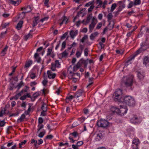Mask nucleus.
<instances>
[{
    "label": "nucleus",
    "instance_id": "obj_1",
    "mask_svg": "<svg viewBox=\"0 0 149 149\" xmlns=\"http://www.w3.org/2000/svg\"><path fill=\"white\" fill-rule=\"evenodd\" d=\"M122 94V90L120 89L116 90L113 96L114 100L119 102L125 103L130 107L135 105V101L134 98L130 96H127L123 97Z\"/></svg>",
    "mask_w": 149,
    "mask_h": 149
},
{
    "label": "nucleus",
    "instance_id": "obj_2",
    "mask_svg": "<svg viewBox=\"0 0 149 149\" xmlns=\"http://www.w3.org/2000/svg\"><path fill=\"white\" fill-rule=\"evenodd\" d=\"M147 39H146L145 41L143 42L141 44V47L138 50L136 54L133 55L131 56L129 58L128 61L125 64V66H127L128 65L132 63L131 61L134 59L135 56L139 54L142 51L146 50L147 49L149 48V43L147 41Z\"/></svg>",
    "mask_w": 149,
    "mask_h": 149
},
{
    "label": "nucleus",
    "instance_id": "obj_3",
    "mask_svg": "<svg viewBox=\"0 0 149 149\" xmlns=\"http://www.w3.org/2000/svg\"><path fill=\"white\" fill-rule=\"evenodd\" d=\"M108 122L104 119H101L97 122V125L98 126L103 128H106L109 125Z\"/></svg>",
    "mask_w": 149,
    "mask_h": 149
},
{
    "label": "nucleus",
    "instance_id": "obj_4",
    "mask_svg": "<svg viewBox=\"0 0 149 149\" xmlns=\"http://www.w3.org/2000/svg\"><path fill=\"white\" fill-rule=\"evenodd\" d=\"M126 79V81H124V83L127 86H131L133 83V77H126L123 78V79Z\"/></svg>",
    "mask_w": 149,
    "mask_h": 149
},
{
    "label": "nucleus",
    "instance_id": "obj_5",
    "mask_svg": "<svg viewBox=\"0 0 149 149\" xmlns=\"http://www.w3.org/2000/svg\"><path fill=\"white\" fill-rule=\"evenodd\" d=\"M140 144L139 140L138 139H134L132 141V147L133 149H138L139 146Z\"/></svg>",
    "mask_w": 149,
    "mask_h": 149
},
{
    "label": "nucleus",
    "instance_id": "obj_6",
    "mask_svg": "<svg viewBox=\"0 0 149 149\" xmlns=\"http://www.w3.org/2000/svg\"><path fill=\"white\" fill-rule=\"evenodd\" d=\"M74 67L72 68L71 66L70 65L68 68V72L69 73L68 75V78L70 79H72L73 78V76H74L75 73H74Z\"/></svg>",
    "mask_w": 149,
    "mask_h": 149
},
{
    "label": "nucleus",
    "instance_id": "obj_7",
    "mask_svg": "<svg viewBox=\"0 0 149 149\" xmlns=\"http://www.w3.org/2000/svg\"><path fill=\"white\" fill-rule=\"evenodd\" d=\"M120 109H119L118 113V114L121 116H124V114L126 113L128 109L125 107H121V105H120Z\"/></svg>",
    "mask_w": 149,
    "mask_h": 149
},
{
    "label": "nucleus",
    "instance_id": "obj_8",
    "mask_svg": "<svg viewBox=\"0 0 149 149\" xmlns=\"http://www.w3.org/2000/svg\"><path fill=\"white\" fill-rule=\"evenodd\" d=\"M130 121L131 123L135 124L140 123L141 121V119L136 116H134L130 119Z\"/></svg>",
    "mask_w": 149,
    "mask_h": 149
},
{
    "label": "nucleus",
    "instance_id": "obj_9",
    "mask_svg": "<svg viewBox=\"0 0 149 149\" xmlns=\"http://www.w3.org/2000/svg\"><path fill=\"white\" fill-rule=\"evenodd\" d=\"M143 64L146 67L149 65V56L148 55L144 57L143 59Z\"/></svg>",
    "mask_w": 149,
    "mask_h": 149
},
{
    "label": "nucleus",
    "instance_id": "obj_10",
    "mask_svg": "<svg viewBox=\"0 0 149 149\" xmlns=\"http://www.w3.org/2000/svg\"><path fill=\"white\" fill-rule=\"evenodd\" d=\"M70 37H74L78 34V31L76 30H71L69 32Z\"/></svg>",
    "mask_w": 149,
    "mask_h": 149
},
{
    "label": "nucleus",
    "instance_id": "obj_11",
    "mask_svg": "<svg viewBox=\"0 0 149 149\" xmlns=\"http://www.w3.org/2000/svg\"><path fill=\"white\" fill-rule=\"evenodd\" d=\"M47 73L48 77L49 79H54L56 75V74L53 73L51 70H48Z\"/></svg>",
    "mask_w": 149,
    "mask_h": 149
},
{
    "label": "nucleus",
    "instance_id": "obj_12",
    "mask_svg": "<svg viewBox=\"0 0 149 149\" xmlns=\"http://www.w3.org/2000/svg\"><path fill=\"white\" fill-rule=\"evenodd\" d=\"M105 38H102L101 39H100L98 40L99 42V45L101 47V49H102L104 48V45L103 44L105 41Z\"/></svg>",
    "mask_w": 149,
    "mask_h": 149
},
{
    "label": "nucleus",
    "instance_id": "obj_13",
    "mask_svg": "<svg viewBox=\"0 0 149 149\" xmlns=\"http://www.w3.org/2000/svg\"><path fill=\"white\" fill-rule=\"evenodd\" d=\"M83 92L82 90L81 89L79 90L76 92L74 97L76 98H78L82 95Z\"/></svg>",
    "mask_w": 149,
    "mask_h": 149
},
{
    "label": "nucleus",
    "instance_id": "obj_14",
    "mask_svg": "<svg viewBox=\"0 0 149 149\" xmlns=\"http://www.w3.org/2000/svg\"><path fill=\"white\" fill-rule=\"evenodd\" d=\"M111 111L113 113H116L118 114L119 109L116 107L112 106L111 108Z\"/></svg>",
    "mask_w": 149,
    "mask_h": 149
},
{
    "label": "nucleus",
    "instance_id": "obj_15",
    "mask_svg": "<svg viewBox=\"0 0 149 149\" xmlns=\"http://www.w3.org/2000/svg\"><path fill=\"white\" fill-rule=\"evenodd\" d=\"M103 138V136L101 133H100L97 134V136L95 138V140L96 141H100Z\"/></svg>",
    "mask_w": 149,
    "mask_h": 149
},
{
    "label": "nucleus",
    "instance_id": "obj_16",
    "mask_svg": "<svg viewBox=\"0 0 149 149\" xmlns=\"http://www.w3.org/2000/svg\"><path fill=\"white\" fill-rule=\"evenodd\" d=\"M24 85V83L22 81H21L19 83H18L17 85L15 87V88H17V90L16 92H18L21 87Z\"/></svg>",
    "mask_w": 149,
    "mask_h": 149
},
{
    "label": "nucleus",
    "instance_id": "obj_17",
    "mask_svg": "<svg viewBox=\"0 0 149 149\" xmlns=\"http://www.w3.org/2000/svg\"><path fill=\"white\" fill-rule=\"evenodd\" d=\"M34 57L38 63H39L40 62L41 58L39 57V55L37 53H36L34 55Z\"/></svg>",
    "mask_w": 149,
    "mask_h": 149
},
{
    "label": "nucleus",
    "instance_id": "obj_18",
    "mask_svg": "<svg viewBox=\"0 0 149 149\" xmlns=\"http://www.w3.org/2000/svg\"><path fill=\"white\" fill-rule=\"evenodd\" d=\"M23 22L22 21H20L17 24V26L16 27V28L18 30H19L21 28Z\"/></svg>",
    "mask_w": 149,
    "mask_h": 149
},
{
    "label": "nucleus",
    "instance_id": "obj_19",
    "mask_svg": "<svg viewBox=\"0 0 149 149\" xmlns=\"http://www.w3.org/2000/svg\"><path fill=\"white\" fill-rule=\"evenodd\" d=\"M8 47L6 46L5 48L3 49L1 52V55L2 56H4L6 53V52L7 50Z\"/></svg>",
    "mask_w": 149,
    "mask_h": 149
},
{
    "label": "nucleus",
    "instance_id": "obj_20",
    "mask_svg": "<svg viewBox=\"0 0 149 149\" xmlns=\"http://www.w3.org/2000/svg\"><path fill=\"white\" fill-rule=\"evenodd\" d=\"M25 117V115L24 114L22 115L21 117L18 119L17 122L18 123H20L23 120Z\"/></svg>",
    "mask_w": 149,
    "mask_h": 149
},
{
    "label": "nucleus",
    "instance_id": "obj_21",
    "mask_svg": "<svg viewBox=\"0 0 149 149\" xmlns=\"http://www.w3.org/2000/svg\"><path fill=\"white\" fill-rule=\"evenodd\" d=\"M79 62L81 64H84L85 67H86L87 64V62L86 60H85L82 58L79 60Z\"/></svg>",
    "mask_w": 149,
    "mask_h": 149
},
{
    "label": "nucleus",
    "instance_id": "obj_22",
    "mask_svg": "<svg viewBox=\"0 0 149 149\" xmlns=\"http://www.w3.org/2000/svg\"><path fill=\"white\" fill-rule=\"evenodd\" d=\"M33 9L32 6L29 5L26 7V12L28 13L31 11Z\"/></svg>",
    "mask_w": 149,
    "mask_h": 149
},
{
    "label": "nucleus",
    "instance_id": "obj_23",
    "mask_svg": "<svg viewBox=\"0 0 149 149\" xmlns=\"http://www.w3.org/2000/svg\"><path fill=\"white\" fill-rule=\"evenodd\" d=\"M32 61L30 60L28 61V62L26 63L24 66L25 68H28L32 64Z\"/></svg>",
    "mask_w": 149,
    "mask_h": 149
},
{
    "label": "nucleus",
    "instance_id": "obj_24",
    "mask_svg": "<svg viewBox=\"0 0 149 149\" xmlns=\"http://www.w3.org/2000/svg\"><path fill=\"white\" fill-rule=\"evenodd\" d=\"M94 0H92L90 1L87 3L85 5V7H88L90 6H92L94 4Z\"/></svg>",
    "mask_w": 149,
    "mask_h": 149
},
{
    "label": "nucleus",
    "instance_id": "obj_25",
    "mask_svg": "<svg viewBox=\"0 0 149 149\" xmlns=\"http://www.w3.org/2000/svg\"><path fill=\"white\" fill-rule=\"evenodd\" d=\"M137 75L139 78L140 79H143L144 77V73L139 72H138Z\"/></svg>",
    "mask_w": 149,
    "mask_h": 149
},
{
    "label": "nucleus",
    "instance_id": "obj_26",
    "mask_svg": "<svg viewBox=\"0 0 149 149\" xmlns=\"http://www.w3.org/2000/svg\"><path fill=\"white\" fill-rule=\"evenodd\" d=\"M41 109L44 111H47V107L46 103L43 102L41 107Z\"/></svg>",
    "mask_w": 149,
    "mask_h": 149
},
{
    "label": "nucleus",
    "instance_id": "obj_27",
    "mask_svg": "<svg viewBox=\"0 0 149 149\" xmlns=\"http://www.w3.org/2000/svg\"><path fill=\"white\" fill-rule=\"evenodd\" d=\"M92 14H89L88 15L87 17L86 23L85 24V25H86L87 23L89 22L90 20L92 19Z\"/></svg>",
    "mask_w": 149,
    "mask_h": 149
},
{
    "label": "nucleus",
    "instance_id": "obj_28",
    "mask_svg": "<svg viewBox=\"0 0 149 149\" xmlns=\"http://www.w3.org/2000/svg\"><path fill=\"white\" fill-rule=\"evenodd\" d=\"M96 23H91L89 25V29L90 31H91L92 30H93L94 28Z\"/></svg>",
    "mask_w": 149,
    "mask_h": 149
},
{
    "label": "nucleus",
    "instance_id": "obj_29",
    "mask_svg": "<svg viewBox=\"0 0 149 149\" xmlns=\"http://www.w3.org/2000/svg\"><path fill=\"white\" fill-rule=\"evenodd\" d=\"M78 135V133L77 132H74L70 134V135L72 136L74 138H76Z\"/></svg>",
    "mask_w": 149,
    "mask_h": 149
},
{
    "label": "nucleus",
    "instance_id": "obj_30",
    "mask_svg": "<svg viewBox=\"0 0 149 149\" xmlns=\"http://www.w3.org/2000/svg\"><path fill=\"white\" fill-rule=\"evenodd\" d=\"M141 3V0H134V5L136 6L139 5Z\"/></svg>",
    "mask_w": 149,
    "mask_h": 149
},
{
    "label": "nucleus",
    "instance_id": "obj_31",
    "mask_svg": "<svg viewBox=\"0 0 149 149\" xmlns=\"http://www.w3.org/2000/svg\"><path fill=\"white\" fill-rule=\"evenodd\" d=\"M116 3H114L112 4L111 6V12H113L114 9H115L116 7Z\"/></svg>",
    "mask_w": 149,
    "mask_h": 149
},
{
    "label": "nucleus",
    "instance_id": "obj_32",
    "mask_svg": "<svg viewBox=\"0 0 149 149\" xmlns=\"http://www.w3.org/2000/svg\"><path fill=\"white\" fill-rule=\"evenodd\" d=\"M45 133V131L44 130L43 131L41 132L38 135L39 137L40 138H42Z\"/></svg>",
    "mask_w": 149,
    "mask_h": 149
},
{
    "label": "nucleus",
    "instance_id": "obj_33",
    "mask_svg": "<svg viewBox=\"0 0 149 149\" xmlns=\"http://www.w3.org/2000/svg\"><path fill=\"white\" fill-rule=\"evenodd\" d=\"M54 64L56 67L57 68H59L60 67L61 64L58 60H56L55 64Z\"/></svg>",
    "mask_w": 149,
    "mask_h": 149
},
{
    "label": "nucleus",
    "instance_id": "obj_34",
    "mask_svg": "<svg viewBox=\"0 0 149 149\" xmlns=\"http://www.w3.org/2000/svg\"><path fill=\"white\" fill-rule=\"evenodd\" d=\"M21 96V94H20V93H18L13 97V98H14V99L15 100H17L18 99L19 97Z\"/></svg>",
    "mask_w": 149,
    "mask_h": 149
},
{
    "label": "nucleus",
    "instance_id": "obj_35",
    "mask_svg": "<svg viewBox=\"0 0 149 149\" xmlns=\"http://www.w3.org/2000/svg\"><path fill=\"white\" fill-rule=\"evenodd\" d=\"M94 4H93L92 6H91L88 9V12L90 13L92 11L93 9L94 8Z\"/></svg>",
    "mask_w": 149,
    "mask_h": 149
},
{
    "label": "nucleus",
    "instance_id": "obj_36",
    "mask_svg": "<svg viewBox=\"0 0 149 149\" xmlns=\"http://www.w3.org/2000/svg\"><path fill=\"white\" fill-rule=\"evenodd\" d=\"M82 53V52L80 51H77L76 53V57L78 58L79 57H80L81 56V55Z\"/></svg>",
    "mask_w": 149,
    "mask_h": 149
},
{
    "label": "nucleus",
    "instance_id": "obj_37",
    "mask_svg": "<svg viewBox=\"0 0 149 149\" xmlns=\"http://www.w3.org/2000/svg\"><path fill=\"white\" fill-rule=\"evenodd\" d=\"M26 142V140H24L23 141H22L20 143H19V148H21L22 147V145H24Z\"/></svg>",
    "mask_w": 149,
    "mask_h": 149
},
{
    "label": "nucleus",
    "instance_id": "obj_38",
    "mask_svg": "<svg viewBox=\"0 0 149 149\" xmlns=\"http://www.w3.org/2000/svg\"><path fill=\"white\" fill-rule=\"evenodd\" d=\"M113 17V15L111 13H109L107 16V18L108 21L110 20Z\"/></svg>",
    "mask_w": 149,
    "mask_h": 149
},
{
    "label": "nucleus",
    "instance_id": "obj_39",
    "mask_svg": "<svg viewBox=\"0 0 149 149\" xmlns=\"http://www.w3.org/2000/svg\"><path fill=\"white\" fill-rule=\"evenodd\" d=\"M36 77V74L33 72H31L30 74V77L32 79H34Z\"/></svg>",
    "mask_w": 149,
    "mask_h": 149
},
{
    "label": "nucleus",
    "instance_id": "obj_40",
    "mask_svg": "<svg viewBox=\"0 0 149 149\" xmlns=\"http://www.w3.org/2000/svg\"><path fill=\"white\" fill-rule=\"evenodd\" d=\"M52 51V49L48 48L47 51V56H49L51 54Z\"/></svg>",
    "mask_w": 149,
    "mask_h": 149
},
{
    "label": "nucleus",
    "instance_id": "obj_41",
    "mask_svg": "<svg viewBox=\"0 0 149 149\" xmlns=\"http://www.w3.org/2000/svg\"><path fill=\"white\" fill-rule=\"evenodd\" d=\"M133 5H134V3L132 1H130V2L128 5L127 7L129 8H131Z\"/></svg>",
    "mask_w": 149,
    "mask_h": 149
},
{
    "label": "nucleus",
    "instance_id": "obj_42",
    "mask_svg": "<svg viewBox=\"0 0 149 149\" xmlns=\"http://www.w3.org/2000/svg\"><path fill=\"white\" fill-rule=\"evenodd\" d=\"M6 111V109L5 108L2 110L0 112V117H1L3 116V114L5 113Z\"/></svg>",
    "mask_w": 149,
    "mask_h": 149
},
{
    "label": "nucleus",
    "instance_id": "obj_43",
    "mask_svg": "<svg viewBox=\"0 0 149 149\" xmlns=\"http://www.w3.org/2000/svg\"><path fill=\"white\" fill-rule=\"evenodd\" d=\"M98 32H96L94 33H92L90 36V37L91 38H93L95 37L96 36H97V35H98Z\"/></svg>",
    "mask_w": 149,
    "mask_h": 149
},
{
    "label": "nucleus",
    "instance_id": "obj_44",
    "mask_svg": "<svg viewBox=\"0 0 149 149\" xmlns=\"http://www.w3.org/2000/svg\"><path fill=\"white\" fill-rule=\"evenodd\" d=\"M14 86V84L13 83H11L10 84V89L11 90H13L14 88H15V87Z\"/></svg>",
    "mask_w": 149,
    "mask_h": 149
},
{
    "label": "nucleus",
    "instance_id": "obj_45",
    "mask_svg": "<svg viewBox=\"0 0 149 149\" xmlns=\"http://www.w3.org/2000/svg\"><path fill=\"white\" fill-rule=\"evenodd\" d=\"M88 50L87 48H86L84 50V54L85 56H87L88 55Z\"/></svg>",
    "mask_w": 149,
    "mask_h": 149
},
{
    "label": "nucleus",
    "instance_id": "obj_46",
    "mask_svg": "<svg viewBox=\"0 0 149 149\" xmlns=\"http://www.w3.org/2000/svg\"><path fill=\"white\" fill-rule=\"evenodd\" d=\"M66 42L65 41H64L62 44V47L61 50H62L65 48L66 46Z\"/></svg>",
    "mask_w": 149,
    "mask_h": 149
},
{
    "label": "nucleus",
    "instance_id": "obj_47",
    "mask_svg": "<svg viewBox=\"0 0 149 149\" xmlns=\"http://www.w3.org/2000/svg\"><path fill=\"white\" fill-rule=\"evenodd\" d=\"M31 110V106H29L27 110L25 111L24 112V113L26 115H28L29 114V113Z\"/></svg>",
    "mask_w": 149,
    "mask_h": 149
},
{
    "label": "nucleus",
    "instance_id": "obj_48",
    "mask_svg": "<svg viewBox=\"0 0 149 149\" xmlns=\"http://www.w3.org/2000/svg\"><path fill=\"white\" fill-rule=\"evenodd\" d=\"M5 123L6 122L4 121V120L1 121L0 122V127H2L4 126Z\"/></svg>",
    "mask_w": 149,
    "mask_h": 149
},
{
    "label": "nucleus",
    "instance_id": "obj_49",
    "mask_svg": "<svg viewBox=\"0 0 149 149\" xmlns=\"http://www.w3.org/2000/svg\"><path fill=\"white\" fill-rule=\"evenodd\" d=\"M84 47V45H82L81 44H79V48L80 49V51L82 52Z\"/></svg>",
    "mask_w": 149,
    "mask_h": 149
},
{
    "label": "nucleus",
    "instance_id": "obj_50",
    "mask_svg": "<svg viewBox=\"0 0 149 149\" xmlns=\"http://www.w3.org/2000/svg\"><path fill=\"white\" fill-rule=\"evenodd\" d=\"M52 66L51 67V69L53 71H55L56 70V66L54 64H52Z\"/></svg>",
    "mask_w": 149,
    "mask_h": 149
},
{
    "label": "nucleus",
    "instance_id": "obj_51",
    "mask_svg": "<svg viewBox=\"0 0 149 149\" xmlns=\"http://www.w3.org/2000/svg\"><path fill=\"white\" fill-rule=\"evenodd\" d=\"M21 2V1L20 0H17L15 1L14 5L15 6H17Z\"/></svg>",
    "mask_w": 149,
    "mask_h": 149
},
{
    "label": "nucleus",
    "instance_id": "obj_52",
    "mask_svg": "<svg viewBox=\"0 0 149 149\" xmlns=\"http://www.w3.org/2000/svg\"><path fill=\"white\" fill-rule=\"evenodd\" d=\"M68 54L67 53L66 50H65L62 53V57H65Z\"/></svg>",
    "mask_w": 149,
    "mask_h": 149
},
{
    "label": "nucleus",
    "instance_id": "obj_53",
    "mask_svg": "<svg viewBox=\"0 0 149 149\" xmlns=\"http://www.w3.org/2000/svg\"><path fill=\"white\" fill-rule=\"evenodd\" d=\"M68 138L69 139H70V142L71 143H74V142L75 140L73 139V137H72L71 136H70L69 135V136L68 137Z\"/></svg>",
    "mask_w": 149,
    "mask_h": 149
},
{
    "label": "nucleus",
    "instance_id": "obj_54",
    "mask_svg": "<svg viewBox=\"0 0 149 149\" xmlns=\"http://www.w3.org/2000/svg\"><path fill=\"white\" fill-rule=\"evenodd\" d=\"M53 137V136L52 135H47L46 137V139H51Z\"/></svg>",
    "mask_w": 149,
    "mask_h": 149
},
{
    "label": "nucleus",
    "instance_id": "obj_55",
    "mask_svg": "<svg viewBox=\"0 0 149 149\" xmlns=\"http://www.w3.org/2000/svg\"><path fill=\"white\" fill-rule=\"evenodd\" d=\"M79 125V124L77 122H74L72 124V127L73 128H74Z\"/></svg>",
    "mask_w": 149,
    "mask_h": 149
},
{
    "label": "nucleus",
    "instance_id": "obj_56",
    "mask_svg": "<svg viewBox=\"0 0 149 149\" xmlns=\"http://www.w3.org/2000/svg\"><path fill=\"white\" fill-rule=\"evenodd\" d=\"M68 20V19H67V17L65 16H63V22H65V24H67V22Z\"/></svg>",
    "mask_w": 149,
    "mask_h": 149
},
{
    "label": "nucleus",
    "instance_id": "obj_57",
    "mask_svg": "<svg viewBox=\"0 0 149 149\" xmlns=\"http://www.w3.org/2000/svg\"><path fill=\"white\" fill-rule=\"evenodd\" d=\"M83 143L82 141H79L77 142V146H79L81 145H82Z\"/></svg>",
    "mask_w": 149,
    "mask_h": 149
},
{
    "label": "nucleus",
    "instance_id": "obj_58",
    "mask_svg": "<svg viewBox=\"0 0 149 149\" xmlns=\"http://www.w3.org/2000/svg\"><path fill=\"white\" fill-rule=\"evenodd\" d=\"M40 94L39 93L36 92L33 94L34 98H37L39 95Z\"/></svg>",
    "mask_w": 149,
    "mask_h": 149
},
{
    "label": "nucleus",
    "instance_id": "obj_59",
    "mask_svg": "<svg viewBox=\"0 0 149 149\" xmlns=\"http://www.w3.org/2000/svg\"><path fill=\"white\" fill-rule=\"evenodd\" d=\"M85 10H86V8H83L79 12L77 13V16H79L80 15V14L82 13V11H84Z\"/></svg>",
    "mask_w": 149,
    "mask_h": 149
},
{
    "label": "nucleus",
    "instance_id": "obj_60",
    "mask_svg": "<svg viewBox=\"0 0 149 149\" xmlns=\"http://www.w3.org/2000/svg\"><path fill=\"white\" fill-rule=\"evenodd\" d=\"M43 119L42 118L40 117L38 118V123L41 124L43 122Z\"/></svg>",
    "mask_w": 149,
    "mask_h": 149
},
{
    "label": "nucleus",
    "instance_id": "obj_61",
    "mask_svg": "<svg viewBox=\"0 0 149 149\" xmlns=\"http://www.w3.org/2000/svg\"><path fill=\"white\" fill-rule=\"evenodd\" d=\"M68 144H69L67 142H66L65 143H63L62 142H61L60 143L59 146H64V145H67L68 146H69Z\"/></svg>",
    "mask_w": 149,
    "mask_h": 149
},
{
    "label": "nucleus",
    "instance_id": "obj_62",
    "mask_svg": "<svg viewBox=\"0 0 149 149\" xmlns=\"http://www.w3.org/2000/svg\"><path fill=\"white\" fill-rule=\"evenodd\" d=\"M68 34V32H66L63 34L62 36H61V38H65L66 37Z\"/></svg>",
    "mask_w": 149,
    "mask_h": 149
},
{
    "label": "nucleus",
    "instance_id": "obj_63",
    "mask_svg": "<svg viewBox=\"0 0 149 149\" xmlns=\"http://www.w3.org/2000/svg\"><path fill=\"white\" fill-rule=\"evenodd\" d=\"M49 1V0H45L44 2V4L45 5L47 6V7H49V5L48 4Z\"/></svg>",
    "mask_w": 149,
    "mask_h": 149
},
{
    "label": "nucleus",
    "instance_id": "obj_64",
    "mask_svg": "<svg viewBox=\"0 0 149 149\" xmlns=\"http://www.w3.org/2000/svg\"><path fill=\"white\" fill-rule=\"evenodd\" d=\"M102 26V23H100L97 25L96 29H100L101 27Z\"/></svg>",
    "mask_w": 149,
    "mask_h": 149
}]
</instances>
